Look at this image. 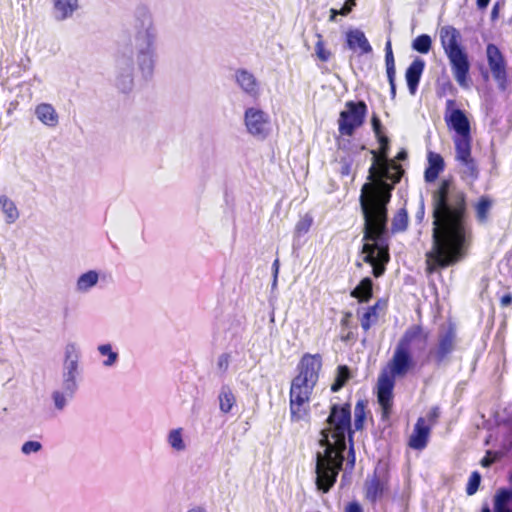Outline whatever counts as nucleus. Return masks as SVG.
Returning a JSON list of instances; mask_svg holds the SVG:
<instances>
[{"mask_svg":"<svg viewBox=\"0 0 512 512\" xmlns=\"http://www.w3.org/2000/svg\"><path fill=\"white\" fill-rule=\"evenodd\" d=\"M403 169L392 161L379 167L380 181L377 185L364 184L359 198L364 218L362 251L366 255L364 261L373 267V275L378 278L385 272V264L389 261L388 215L387 205L395 184L400 182Z\"/></svg>","mask_w":512,"mask_h":512,"instance_id":"f257e3e1","label":"nucleus"},{"mask_svg":"<svg viewBox=\"0 0 512 512\" xmlns=\"http://www.w3.org/2000/svg\"><path fill=\"white\" fill-rule=\"evenodd\" d=\"M432 249L427 252L428 270L448 267L464 255L466 195L443 179L433 193Z\"/></svg>","mask_w":512,"mask_h":512,"instance_id":"f03ea898","label":"nucleus"},{"mask_svg":"<svg viewBox=\"0 0 512 512\" xmlns=\"http://www.w3.org/2000/svg\"><path fill=\"white\" fill-rule=\"evenodd\" d=\"M326 423L327 427L320 431L319 439V445L324 450L316 453L315 463V484L323 493H327L336 483L344 461L346 440L354 435L350 404H332Z\"/></svg>","mask_w":512,"mask_h":512,"instance_id":"7ed1b4c3","label":"nucleus"},{"mask_svg":"<svg viewBox=\"0 0 512 512\" xmlns=\"http://www.w3.org/2000/svg\"><path fill=\"white\" fill-rule=\"evenodd\" d=\"M428 337L429 333L421 325H412L406 329L398 341L393 356L387 364L390 374L382 372L378 378L377 400L382 408L383 418L389 417L391 411L395 378L405 376L414 366L412 348L420 345L421 350H424Z\"/></svg>","mask_w":512,"mask_h":512,"instance_id":"20e7f679","label":"nucleus"},{"mask_svg":"<svg viewBox=\"0 0 512 512\" xmlns=\"http://www.w3.org/2000/svg\"><path fill=\"white\" fill-rule=\"evenodd\" d=\"M322 367L319 354H304L299 362V373L291 382L289 407L291 420H305L309 413V400Z\"/></svg>","mask_w":512,"mask_h":512,"instance_id":"39448f33","label":"nucleus"},{"mask_svg":"<svg viewBox=\"0 0 512 512\" xmlns=\"http://www.w3.org/2000/svg\"><path fill=\"white\" fill-rule=\"evenodd\" d=\"M441 46L449 60L453 76L462 88H468L470 62L465 48L461 44V34L453 26L447 25L440 29Z\"/></svg>","mask_w":512,"mask_h":512,"instance_id":"423d86ee","label":"nucleus"},{"mask_svg":"<svg viewBox=\"0 0 512 512\" xmlns=\"http://www.w3.org/2000/svg\"><path fill=\"white\" fill-rule=\"evenodd\" d=\"M135 50H156L158 31L152 13L146 6H139L133 22Z\"/></svg>","mask_w":512,"mask_h":512,"instance_id":"0eeeda50","label":"nucleus"},{"mask_svg":"<svg viewBox=\"0 0 512 512\" xmlns=\"http://www.w3.org/2000/svg\"><path fill=\"white\" fill-rule=\"evenodd\" d=\"M368 112L367 104L362 101H347L345 109L339 114L338 131L343 136H352L361 127Z\"/></svg>","mask_w":512,"mask_h":512,"instance_id":"6e6552de","label":"nucleus"},{"mask_svg":"<svg viewBox=\"0 0 512 512\" xmlns=\"http://www.w3.org/2000/svg\"><path fill=\"white\" fill-rule=\"evenodd\" d=\"M81 351L75 342H68L64 347V359L61 372V385L78 390L80 370Z\"/></svg>","mask_w":512,"mask_h":512,"instance_id":"1a4fd4ad","label":"nucleus"},{"mask_svg":"<svg viewBox=\"0 0 512 512\" xmlns=\"http://www.w3.org/2000/svg\"><path fill=\"white\" fill-rule=\"evenodd\" d=\"M444 120L448 128L457 134L453 138L454 146H457L459 141L472 143L470 121L463 110L456 108L454 99L446 100Z\"/></svg>","mask_w":512,"mask_h":512,"instance_id":"9d476101","label":"nucleus"},{"mask_svg":"<svg viewBox=\"0 0 512 512\" xmlns=\"http://www.w3.org/2000/svg\"><path fill=\"white\" fill-rule=\"evenodd\" d=\"M115 73V85L118 90L123 93L131 91L134 83V57L131 49L117 55Z\"/></svg>","mask_w":512,"mask_h":512,"instance_id":"9b49d317","label":"nucleus"},{"mask_svg":"<svg viewBox=\"0 0 512 512\" xmlns=\"http://www.w3.org/2000/svg\"><path fill=\"white\" fill-rule=\"evenodd\" d=\"M244 125L248 134L258 140H264L271 131L269 115L258 107H249L244 112Z\"/></svg>","mask_w":512,"mask_h":512,"instance_id":"f8f14e48","label":"nucleus"},{"mask_svg":"<svg viewBox=\"0 0 512 512\" xmlns=\"http://www.w3.org/2000/svg\"><path fill=\"white\" fill-rule=\"evenodd\" d=\"M456 338L457 333L453 323H449L446 327L439 330L437 344L431 351V355L437 366L449 361V357L456 347Z\"/></svg>","mask_w":512,"mask_h":512,"instance_id":"ddd939ff","label":"nucleus"},{"mask_svg":"<svg viewBox=\"0 0 512 512\" xmlns=\"http://www.w3.org/2000/svg\"><path fill=\"white\" fill-rule=\"evenodd\" d=\"M472 143L459 141L455 146V160L460 167L462 180L473 184L479 177V169L475 159L471 154Z\"/></svg>","mask_w":512,"mask_h":512,"instance_id":"4468645a","label":"nucleus"},{"mask_svg":"<svg viewBox=\"0 0 512 512\" xmlns=\"http://www.w3.org/2000/svg\"><path fill=\"white\" fill-rule=\"evenodd\" d=\"M486 55L489 68L498 88L505 90L507 86L506 63L500 49L495 44H488Z\"/></svg>","mask_w":512,"mask_h":512,"instance_id":"2eb2a0df","label":"nucleus"},{"mask_svg":"<svg viewBox=\"0 0 512 512\" xmlns=\"http://www.w3.org/2000/svg\"><path fill=\"white\" fill-rule=\"evenodd\" d=\"M235 81L239 88L252 99H257L260 95V83L253 73L246 69L235 71Z\"/></svg>","mask_w":512,"mask_h":512,"instance_id":"dca6fc26","label":"nucleus"},{"mask_svg":"<svg viewBox=\"0 0 512 512\" xmlns=\"http://www.w3.org/2000/svg\"><path fill=\"white\" fill-rule=\"evenodd\" d=\"M346 45L353 52H358L359 55H365L372 52L365 33L360 29H351L346 32Z\"/></svg>","mask_w":512,"mask_h":512,"instance_id":"f3484780","label":"nucleus"},{"mask_svg":"<svg viewBox=\"0 0 512 512\" xmlns=\"http://www.w3.org/2000/svg\"><path fill=\"white\" fill-rule=\"evenodd\" d=\"M53 17L57 21H65L74 16L80 9L79 0H51Z\"/></svg>","mask_w":512,"mask_h":512,"instance_id":"a211bd4d","label":"nucleus"},{"mask_svg":"<svg viewBox=\"0 0 512 512\" xmlns=\"http://www.w3.org/2000/svg\"><path fill=\"white\" fill-rule=\"evenodd\" d=\"M425 68V61L419 57L415 58L405 72V80L409 93L415 95Z\"/></svg>","mask_w":512,"mask_h":512,"instance_id":"6ab92c4d","label":"nucleus"},{"mask_svg":"<svg viewBox=\"0 0 512 512\" xmlns=\"http://www.w3.org/2000/svg\"><path fill=\"white\" fill-rule=\"evenodd\" d=\"M138 69L143 78L150 79L154 74L156 50H135Z\"/></svg>","mask_w":512,"mask_h":512,"instance_id":"aec40b11","label":"nucleus"},{"mask_svg":"<svg viewBox=\"0 0 512 512\" xmlns=\"http://www.w3.org/2000/svg\"><path fill=\"white\" fill-rule=\"evenodd\" d=\"M430 427L426 425L425 419L418 418L413 432L409 438V446L415 450H422L427 446Z\"/></svg>","mask_w":512,"mask_h":512,"instance_id":"412c9836","label":"nucleus"},{"mask_svg":"<svg viewBox=\"0 0 512 512\" xmlns=\"http://www.w3.org/2000/svg\"><path fill=\"white\" fill-rule=\"evenodd\" d=\"M428 166L424 172V179L427 183L434 182L439 174L444 170L445 163L439 153L430 151L427 155Z\"/></svg>","mask_w":512,"mask_h":512,"instance_id":"4be33fe9","label":"nucleus"},{"mask_svg":"<svg viewBox=\"0 0 512 512\" xmlns=\"http://www.w3.org/2000/svg\"><path fill=\"white\" fill-rule=\"evenodd\" d=\"M37 119L48 127H56L59 123V115L55 108L48 103H41L35 108Z\"/></svg>","mask_w":512,"mask_h":512,"instance_id":"5701e85b","label":"nucleus"},{"mask_svg":"<svg viewBox=\"0 0 512 512\" xmlns=\"http://www.w3.org/2000/svg\"><path fill=\"white\" fill-rule=\"evenodd\" d=\"M76 392L77 391L62 385L59 389L52 391L51 400L54 410L57 412H63L69 402L73 399Z\"/></svg>","mask_w":512,"mask_h":512,"instance_id":"b1692460","label":"nucleus"},{"mask_svg":"<svg viewBox=\"0 0 512 512\" xmlns=\"http://www.w3.org/2000/svg\"><path fill=\"white\" fill-rule=\"evenodd\" d=\"M219 410L223 414H228L236 405V397L232 388L228 384H223L218 394Z\"/></svg>","mask_w":512,"mask_h":512,"instance_id":"393cba45","label":"nucleus"},{"mask_svg":"<svg viewBox=\"0 0 512 512\" xmlns=\"http://www.w3.org/2000/svg\"><path fill=\"white\" fill-rule=\"evenodd\" d=\"M98 281L99 273L96 270H89L78 277L75 291L78 293H87L97 285Z\"/></svg>","mask_w":512,"mask_h":512,"instance_id":"a878e982","label":"nucleus"},{"mask_svg":"<svg viewBox=\"0 0 512 512\" xmlns=\"http://www.w3.org/2000/svg\"><path fill=\"white\" fill-rule=\"evenodd\" d=\"M366 498L374 503L380 499L385 491V483L381 481L377 476L366 482L365 485Z\"/></svg>","mask_w":512,"mask_h":512,"instance_id":"bb28decb","label":"nucleus"},{"mask_svg":"<svg viewBox=\"0 0 512 512\" xmlns=\"http://www.w3.org/2000/svg\"><path fill=\"white\" fill-rule=\"evenodd\" d=\"M373 282L371 278L365 277L360 283L352 290L351 296L357 298L360 302H368L372 297Z\"/></svg>","mask_w":512,"mask_h":512,"instance_id":"cd10ccee","label":"nucleus"},{"mask_svg":"<svg viewBox=\"0 0 512 512\" xmlns=\"http://www.w3.org/2000/svg\"><path fill=\"white\" fill-rule=\"evenodd\" d=\"M0 209L7 224H13L19 218V211L15 203L5 195L0 196Z\"/></svg>","mask_w":512,"mask_h":512,"instance_id":"c85d7f7f","label":"nucleus"},{"mask_svg":"<svg viewBox=\"0 0 512 512\" xmlns=\"http://www.w3.org/2000/svg\"><path fill=\"white\" fill-rule=\"evenodd\" d=\"M512 501V491L506 488L498 490L494 496V512H512L508 507Z\"/></svg>","mask_w":512,"mask_h":512,"instance_id":"c756f323","label":"nucleus"},{"mask_svg":"<svg viewBox=\"0 0 512 512\" xmlns=\"http://www.w3.org/2000/svg\"><path fill=\"white\" fill-rule=\"evenodd\" d=\"M9 358V344H3L2 342H0V369H2L8 381L11 380L14 376V368Z\"/></svg>","mask_w":512,"mask_h":512,"instance_id":"7c9ffc66","label":"nucleus"},{"mask_svg":"<svg viewBox=\"0 0 512 512\" xmlns=\"http://www.w3.org/2000/svg\"><path fill=\"white\" fill-rule=\"evenodd\" d=\"M97 351L106 359L102 362L103 367L110 368L116 365L119 354L113 350V346L110 343L100 344L97 347Z\"/></svg>","mask_w":512,"mask_h":512,"instance_id":"2f4dec72","label":"nucleus"},{"mask_svg":"<svg viewBox=\"0 0 512 512\" xmlns=\"http://www.w3.org/2000/svg\"><path fill=\"white\" fill-rule=\"evenodd\" d=\"M167 442L169 446L176 452H183L186 449V444L183 439V429L175 428L168 432Z\"/></svg>","mask_w":512,"mask_h":512,"instance_id":"473e14b6","label":"nucleus"},{"mask_svg":"<svg viewBox=\"0 0 512 512\" xmlns=\"http://www.w3.org/2000/svg\"><path fill=\"white\" fill-rule=\"evenodd\" d=\"M411 47L418 53L427 54L432 48V39L428 34H421L412 41Z\"/></svg>","mask_w":512,"mask_h":512,"instance_id":"72a5a7b5","label":"nucleus"},{"mask_svg":"<svg viewBox=\"0 0 512 512\" xmlns=\"http://www.w3.org/2000/svg\"><path fill=\"white\" fill-rule=\"evenodd\" d=\"M408 226V214L407 211L402 208L392 219L391 230L392 233L403 232Z\"/></svg>","mask_w":512,"mask_h":512,"instance_id":"f704fd0d","label":"nucleus"},{"mask_svg":"<svg viewBox=\"0 0 512 512\" xmlns=\"http://www.w3.org/2000/svg\"><path fill=\"white\" fill-rule=\"evenodd\" d=\"M378 303L369 306L361 317V327L364 331H368L371 326L376 323L378 319L377 315Z\"/></svg>","mask_w":512,"mask_h":512,"instance_id":"c9c22d12","label":"nucleus"},{"mask_svg":"<svg viewBox=\"0 0 512 512\" xmlns=\"http://www.w3.org/2000/svg\"><path fill=\"white\" fill-rule=\"evenodd\" d=\"M350 378V371L346 365H340L337 368V376L333 384L331 385V390L333 392L339 391Z\"/></svg>","mask_w":512,"mask_h":512,"instance_id":"e433bc0d","label":"nucleus"},{"mask_svg":"<svg viewBox=\"0 0 512 512\" xmlns=\"http://www.w3.org/2000/svg\"><path fill=\"white\" fill-rule=\"evenodd\" d=\"M366 405L363 400H359L354 408V428L355 430H362L366 419Z\"/></svg>","mask_w":512,"mask_h":512,"instance_id":"4c0bfd02","label":"nucleus"},{"mask_svg":"<svg viewBox=\"0 0 512 512\" xmlns=\"http://www.w3.org/2000/svg\"><path fill=\"white\" fill-rule=\"evenodd\" d=\"M490 208L491 201L489 198L485 196L481 197L475 206L476 216L480 222H485L487 220V215Z\"/></svg>","mask_w":512,"mask_h":512,"instance_id":"58836bf2","label":"nucleus"},{"mask_svg":"<svg viewBox=\"0 0 512 512\" xmlns=\"http://www.w3.org/2000/svg\"><path fill=\"white\" fill-rule=\"evenodd\" d=\"M313 224V218L309 214L302 216L295 225V237H301L308 233Z\"/></svg>","mask_w":512,"mask_h":512,"instance_id":"ea45409f","label":"nucleus"},{"mask_svg":"<svg viewBox=\"0 0 512 512\" xmlns=\"http://www.w3.org/2000/svg\"><path fill=\"white\" fill-rule=\"evenodd\" d=\"M317 42L315 44V53L319 60L327 62L331 57V52L325 48L323 37L320 33H316Z\"/></svg>","mask_w":512,"mask_h":512,"instance_id":"a19ab883","label":"nucleus"},{"mask_svg":"<svg viewBox=\"0 0 512 512\" xmlns=\"http://www.w3.org/2000/svg\"><path fill=\"white\" fill-rule=\"evenodd\" d=\"M481 483V475L478 471H474L471 473L467 486H466V493L467 495L471 496L474 495L477 490L479 489Z\"/></svg>","mask_w":512,"mask_h":512,"instance_id":"79ce46f5","label":"nucleus"},{"mask_svg":"<svg viewBox=\"0 0 512 512\" xmlns=\"http://www.w3.org/2000/svg\"><path fill=\"white\" fill-rule=\"evenodd\" d=\"M42 449V444L36 440H29L22 444L21 452L24 455H30L32 453H38Z\"/></svg>","mask_w":512,"mask_h":512,"instance_id":"37998d69","label":"nucleus"},{"mask_svg":"<svg viewBox=\"0 0 512 512\" xmlns=\"http://www.w3.org/2000/svg\"><path fill=\"white\" fill-rule=\"evenodd\" d=\"M385 65L387 70H395V60L392 50L391 40L389 39L385 44Z\"/></svg>","mask_w":512,"mask_h":512,"instance_id":"c03bdc74","label":"nucleus"},{"mask_svg":"<svg viewBox=\"0 0 512 512\" xmlns=\"http://www.w3.org/2000/svg\"><path fill=\"white\" fill-rule=\"evenodd\" d=\"M229 363H230V355L228 353H222L218 357L217 367L221 372L225 373L228 370Z\"/></svg>","mask_w":512,"mask_h":512,"instance_id":"a18cd8bd","label":"nucleus"},{"mask_svg":"<svg viewBox=\"0 0 512 512\" xmlns=\"http://www.w3.org/2000/svg\"><path fill=\"white\" fill-rule=\"evenodd\" d=\"M387 79L390 85V94L391 98L394 99L396 97V83H395V77H396V69L395 70H387Z\"/></svg>","mask_w":512,"mask_h":512,"instance_id":"49530a36","label":"nucleus"},{"mask_svg":"<svg viewBox=\"0 0 512 512\" xmlns=\"http://www.w3.org/2000/svg\"><path fill=\"white\" fill-rule=\"evenodd\" d=\"M349 442V461L348 464L353 468L355 465V450H354V440L352 436L350 435Z\"/></svg>","mask_w":512,"mask_h":512,"instance_id":"de8ad7c7","label":"nucleus"},{"mask_svg":"<svg viewBox=\"0 0 512 512\" xmlns=\"http://www.w3.org/2000/svg\"><path fill=\"white\" fill-rule=\"evenodd\" d=\"M371 124H372V128H373L375 135L379 136V134L382 133L381 132L382 124L377 115H373V117L371 119Z\"/></svg>","mask_w":512,"mask_h":512,"instance_id":"09e8293b","label":"nucleus"},{"mask_svg":"<svg viewBox=\"0 0 512 512\" xmlns=\"http://www.w3.org/2000/svg\"><path fill=\"white\" fill-rule=\"evenodd\" d=\"M345 512H363V509L357 501H352L346 505Z\"/></svg>","mask_w":512,"mask_h":512,"instance_id":"8fccbe9b","label":"nucleus"},{"mask_svg":"<svg viewBox=\"0 0 512 512\" xmlns=\"http://www.w3.org/2000/svg\"><path fill=\"white\" fill-rule=\"evenodd\" d=\"M512 303V294L506 293L500 299V304L502 307H507Z\"/></svg>","mask_w":512,"mask_h":512,"instance_id":"3c124183","label":"nucleus"},{"mask_svg":"<svg viewBox=\"0 0 512 512\" xmlns=\"http://www.w3.org/2000/svg\"><path fill=\"white\" fill-rule=\"evenodd\" d=\"M379 144L381 146V149H387L389 145V139L387 136L383 135L382 133L379 134V136H376Z\"/></svg>","mask_w":512,"mask_h":512,"instance_id":"603ef678","label":"nucleus"},{"mask_svg":"<svg viewBox=\"0 0 512 512\" xmlns=\"http://www.w3.org/2000/svg\"><path fill=\"white\" fill-rule=\"evenodd\" d=\"M499 8H500V5L499 3H495L492 7V10H491V19L494 21L498 18L499 16Z\"/></svg>","mask_w":512,"mask_h":512,"instance_id":"864d4df0","label":"nucleus"},{"mask_svg":"<svg viewBox=\"0 0 512 512\" xmlns=\"http://www.w3.org/2000/svg\"><path fill=\"white\" fill-rule=\"evenodd\" d=\"M351 170V165L349 162L344 161L341 166V174L342 175H349Z\"/></svg>","mask_w":512,"mask_h":512,"instance_id":"5fc2aeb1","label":"nucleus"},{"mask_svg":"<svg viewBox=\"0 0 512 512\" xmlns=\"http://www.w3.org/2000/svg\"><path fill=\"white\" fill-rule=\"evenodd\" d=\"M493 461H494V460H493L492 458H490V456H489V452H488V453H487V455H486L485 457H483V458H482V460H481V465H482L483 467H486V468H487V467H490V466H491V464L493 463Z\"/></svg>","mask_w":512,"mask_h":512,"instance_id":"6e6d98bb","label":"nucleus"},{"mask_svg":"<svg viewBox=\"0 0 512 512\" xmlns=\"http://www.w3.org/2000/svg\"><path fill=\"white\" fill-rule=\"evenodd\" d=\"M425 209H424V201L421 199L420 201V207L416 214V217L419 221H421L424 218Z\"/></svg>","mask_w":512,"mask_h":512,"instance_id":"4d7b16f0","label":"nucleus"},{"mask_svg":"<svg viewBox=\"0 0 512 512\" xmlns=\"http://www.w3.org/2000/svg\"><path fill=\"white\" fill-rule=\"evenodd\" d=\"M352 5L345 4L341 9H339V14L342 16L348 15L352 11Z\"/></svg>","mask_w":512,"mask_h":512,"instance_id":"13d9d810","label":"nucleus"},{"mask_svg":"<svg viewBox=\"0 0 512 512\" xmlns=\"http://www.w3.org/2000/svg\"><path fill=\"white\" fill-rule=\"evenodd\" d=\"M279 266H280L279 260L275 259L272 264L273 276H274L275 280L278 278Z\"/></svg>","mask_w":512,"mask_h":512,"instance_id":"bf43d9fd","label":"nucleus"},{"mask_svg":"<svg viewBox=\"0 0 512 512\" xmlns=\"http://www.w3.org/2000/svg\"><path fill=\"white\" fill-rule=\"evenodd\" d=\"M490 0H476V5L479 10H484L488 7Z\"/></svg>","mask_w":512,"mask_h":512,"instance_id":"052dcab7","label":"nucleus"},{"mask_svg":"<svg viewBox=\"0 0 512 512\" xmlns=\"http://www.w3.org/2000/svg\"><path fill=\"white\" fill-rule=\"evenodd\" d=\"M337 15H340L338 9L332 8L330 10V18H329V20L330 21H335Z\"/></svg>","mask_w":512,"mask_h":512,"instance_id":"680f3d73","label":"nucleus"},{"mask_svg":"<svg viewBox=\"0 0 512 512\" xmlns=\"http://www.w3.org/2000/svg\"><path fill=\"white\" fill-rule=\"evenodd\" d=\"M350 317H351V313H349V312L346 313L345 316L343 317V319L341 320V325L342 326H347Z\"/></svg>","mask_w":512,"mask_h":512,"instance_id":"e2e57ef3","label":"nucleus"},{"mask_svg":"<svg viewBox=\"0 0 512 512\" xmlns=\"http://www.w3.org/2000/svg\"><path fill=\"white\" fill-rule=\"evenodd\" d=\"M407 158V153L406 151L402 150L400 151L398 154H397V159L398 160H405Z\"/></svg>","mask_w":512,"mask_h":512,"instance_id":"0e129e2a","label":"nucleus"},{"mask_svg":"<svg viewBox=\"0 0 512 512\" xmlns=\"http://www.w3.org/2000/svg\"><path fill=\"white\" fill-rule=\"evenodd\" d=\"M188 512H206V510L203 507H195L190 509Z\"/></svg>","mask_w":512,"mask_h":512,"instance_id":"69168bd1","label":"nucleus"},{"mask_svg":"<svg viewBox=\"0 0 512 512\" xmlns=\"http://www.w3.org/2000/svg\"><path fill=\"white\" fill-rule=\"evenodd\" d=\"M481 512H491L490 507L487 504H485L482 507Z\"/></svg>","mask_w":512,"mask_h":512,"instance_id":"338daca9","label":"nucleus"},{"mask_svg":"<svg viewBox=\"0 0 512 512\" xmlns=\"http://www.w3.org/2000/svg\"><path fill=\"white\" fill-rule=\"evenodd\" d=\"M437 415H438V409L434 408L433 411L431 412V416L436 417Z\"/></svg>","mask_w":512,"mask_h":512,"instance_id":"774afa93","label":"nucleus"}]
</instances>
